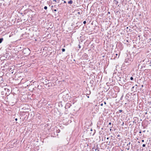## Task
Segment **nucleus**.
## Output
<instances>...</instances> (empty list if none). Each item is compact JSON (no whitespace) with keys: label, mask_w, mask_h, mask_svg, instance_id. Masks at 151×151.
I'll return each instance as SVG.
<instances>
[{"label":"nucleus","mask_w":151,"mask_h":151,"mask_svg":"<svg viewBox=\"0 0 151 151\" xmlns=\"http://www.w3.org/2000/svg\"><path fill=\"white\" fill-rule=\"evenodd\" d=\"M111 123H109V125H111Z\"/></svg>","instance_id":"32"},{"label":"nucleus","mask_w":151,"mask_h":151,"mask_svg":"<svg viewBox=\"0 0 151 151\" xmlns=\"http://www.w3.org/2000/svg\"><path fill=\"white\" fill-rule=\"evenodd\" d=\"M121 125L123 126L122 127V128L127 129L128 128V125L127 123H122V124Z\"/></svg>","instance_id":"2"},{"label":"nucleus","mask_w":151,"mask_h":151,"mask_svg":"<svg viewBox=\"0 0 151 151\" xmlns=\"http://www.w3.org/2000/svg\"><path fill=\"white\" fill-rule=\"evenodd\" d=\"M92 149H95V150L96 151V150L97 149V148L96 149V148H95V147H94L93 148H92Z\"/></svg>","instance_id":"12"},{"label":"nucleus","mask_w":151,"mask_h":151,"mask_svg":"<svg viewBox=\"0 0 151 151\" xmlns=\"http://www.w3.org/2000/svg\"><path fill=\"white\" fill-rule=\"evenodd\" d=\"M130 144V143H129V145Z\"/></svg>","instance_id":"37"},{"label":"nucleus","mask_w":151,"mask_h":151,"mask_svg":"<svg viewBox=\"0 0 151 151\" xmlns=\"http://www.w3.org/2000/svg\"><path fill=\"white\" fill-rule=\"evenodd\" d=\"M65 124H66V123H65ZM67 124H65V125H66Z\"/></svg>","instance_id":"39"},{"label":"nucleus","mask_w":151,"mask_h":151,"mask_svg":"<svg viewBox=\"0 0 151 151\" xmlns=\"http://www.w3.org/2000/svg\"><path fill=\"white\" fill-rule=\"evenodd\" d=\"M134 86H133L132 87V88H134Z\"/></svg>","instance_id":"27"},{"label":"nucleus","mask_w":151,"mask_h":151,"mask_svg":"<svg viewBox=\"0 0 151 151\" xmlns=\"http://www.w3.org/2000/svg\"><path fill=\"white\" fill-rule=\"evenodd\" d=\"M119 111L120 112H122V111H123V110H119Z\"/></svg>","instance_id":"11"},{"label":"nucleus","mask_w":151,"mask_h":151,"mask_svg":"<svg viewBox=\"0 0 151 151\" xmlns=\"http://www.w3.org/2000/svg\"><path fill=\"white\" fill-rule=\"evenodd\" d=\"M59 125H60H60H61V124H60V123H59Z\"/></svg>","instance_id":"38"},{"label":"nucleus","mask_w":151,"mask_h":151,"mask_svg":"<svg viewBox=\"0 0 151 151\" xmlns=\"http://www.w3.org/2000/svg\"><path fill=\"white\" fill-rule=\"evenodd\" d=\"M100 105L101 106H102L103 105V104H101Z\"/></svg>","instance_id":"20"},{"label":"nucleus","mask_w":151,"mask_h":151,"mask_svg":"<svg viewBox=\"0 0 151 151\" xmlns=\"http://www.w3.org/2000/svg\"><path fill=\"white\" fill-rule=\"evenodd\" d=\"M87 97H88V98H89V96H87Z\"/></svg>","instance_id":"35"},{"label":"nucleus","mask_w":151,"mask_h":151,"mask_svg":"<svg viewBox=\"0 0 151 151\" xmlns=\"http://www.w3.org/2000/svg\"><path fill=\"white\" fill-rule=\"evenodd\" d=\"M104 104H106V103L105 102H104Z\"/></svg>","instance_id":"25"},{"label":"nucleus","mask_w":151,"mask_h":151,"mask_svg":"<svg viewBox=\"0 0 151 151\" xmlns=\"http://www.w3.org/2000/svg\"><path fill=\"white\" fill-rule=\"evenodd\" d=\"M53 1H55V2H57L56 0H53Z\"/></svg>","instance_id":"17"},{"label":"nucleus","mask_w":151,"mask_h":151,"mask_svg":"<svg viewBox=\"0 0 151 151\" xmlns=\"http://www.w3.org/2000/svg\"><path fill=\"white\" fill-rule=\"evenodd\" d=\"M130 79L131 80H133V78L132 77H130Z\"/></svg>","instance_id":"9"},{"label":"nucleus","mask_w":151,"mask_h":151,"mask_svg":"<svg viewBox=\"0 0 151 151\" xmlns=\"http://www.w3.org/2000/svg\"><path fill=\"white\" fill-rule=\"evenodd\" d=\"M3 40V38H0V43H1L2 41Z\"/></svg>","instance_id":"6"},{"label":"nucleus","mask_w":151,"mask_h":151,"mask_svg":"<svg viewBox=\"0 0 151 151\" xmlns=\"http://www.w3.org/2000/svg\"><path fill=\"white\" fill-rule=\"evenodd\" d=\"M100 124V123H98L97 124V126L98 127L99 126V124ZM100 125H101L100 124Z\"/></svg>","instance_id":"16"},{"label":"nucleus","mask_w":151,"mask_h":151,"mask_svg":"<svg viewBox=\"0 0 151 151\" xmlns=\"http://www.w3.org/2000/svg\"><path fill=\"white\" fill-rule=\"evenodd\" d=\"M88 57V55L86 53H84L83 55V57L84 58H86Z\"/></svg>","instance_id":"4"},{"label":"nucleus","mask_w":151,"mask_h":151,"mask_svg":"<svg viewBox=\"0 0 151 151\" xmlns=\"http://www.w3.org/2000/svg\"><path fill=\"white\" fill-rule=\"evenodd\" d=\"M15 120H16V121H17V118H15Z\"/></svg>","instance_id":"18"},{"label":"nucleus","mask_w":151,"mask_h":151,"mask_svg":"<svg viewBox=\"0 0 151 151\" xmlns=\"http://www.w3.org/2000/svg\"><path fill=\"white\" fill-rule=\"evenodd\" d=\"M59 0H57V2H58V3H59Z\"/></svg>","instance_id":"22"},{"label":"nucleus","mask_w":151,"mask_h":151,"mask_svg":"<svg viewBox=\"0 0 151 151\" xmlns=\"http://www.w3.org/2000/svg\"><path fill=\"white\" fill-rule=\"evenodd\" d=\"M142 142H144V140H142Z\"/></svg>","instance_id":"21"},{"label":"nucleus","mask_w":151,"mask_h":151,"mask_svg":"<svg viewBox=\"0 0 151 151\" xmlns=\"http://www.w3.org/2000/svg\"><path fill=\"white\" fill-rule=\"evenodd\" d=\"M22 52L26 56L30 53V50L28 48H25L23 49Z\"/></svg>","instance_id":"1"},{"label":"nucleus","mask_w":151,"mask_h":151,"mask_svg":"<svg viewBox=\"0 0 151 151\" xmlns=\"http://www.w3.org/2000/svg\"><path fill=\"white\" fill-rule=\"evenodd\" d=\"M78 46H79V48H81V46L80 45H78Z\"/></svg>","instance_id":"15"},{"label":"nucleus","mask_w":151,"mask_h":151,"mask_svg":"<svg viewBox=\"0 0 151 151\" xmlns=\"http://www.w3.org/2000/svg\"><path fill=\"white\" fill-rule=\"evenodd\" d=\"M116 56L118 55L117 54H116Z\"/></svg>","instance_id":"33"},{"label":"nucleus","mask_w":151,"mask_h":151,"mask_svg":"<svg viewBox=\"0 0 151 151\" xmlns=\"http://www.w3.org/2000/svg\"><path fill=\"white\" fill-rule=\"evenodd\" d=\"M47 8V6H45L44 7V9H45V10H46Z\"/></svg>","instance_id":"8"},{"label":"nucleus","mask_w":151,"mask_h":151,"mask_svg":"<svg viewBox=\"0 0 151 151\" xmlns=\"http://www.w3.org/2000/svg\"><path fill=\"white\" fill-rule=\"evenodd\" d=\"M127 29H128V27H127V28H126Z\"/></svg>","instance_id":"34"},{"label":"nucleus","mask_w":151,"mask_h":151,"mask_svg":"<svg viewBox=\"0 0 151 151\" xmlns=\"http://www.w3.org/2000/svg\"><path fill=\"white\" fill-rule=\"evenodd\" d=\"M139 133H141V131H140L139 132Z\"/></svg>","instance_id":"26"},{"label":"nucleus","mask_w":151,"mask_h":151,"mask_svg":"<svg viewBox=\"0 0 151 151\" xmlns=\"http://www.w3.org/2000/svg\"><path fill=\"white\" fill-rule=\"evenodd\" d=\"M65 51V50L64 48H63L62 49V51L63 52H64Z\"/></svg>","instance_id":"10"},{"label":"nucleus","mask_w":151,"mask_h":151,"mask_svg":"<svg viewBox=\"0 0 151 151\" xmlns=\"http://www.w3.org/2000/svg\"><path fill=\"white\" fill-rule=\"evenodd\" d=\"M120 136V135L119 134H118L117 135V138H118L119 139H120V138H119L118 137H119Z\"/></svg>","instance_id":"7"},{"label":"nucleus","mask_w":151,"mask_h":151,"mask_svg":"<svg viewBox=\"0 0 151 151\" xmlns=\"http://www.w3.org/2000/svg\"><path fill=\"white\" fill-rule=\"evenodd\" d=\"M109 139V137H107V138H106V139Z\"/></svg>","instance_id":"28"},{"label":"nucleus","mask_w":151,"mask_h":151,"mask_svg":"<svg viewBox=\"0 0 151 151\" xmlns=\"http://www.w3.org/2000/svg\"><path fill=\"white\" fill-rule=\"evenodd\" d=\"M131 125V124H129V126H130Z\"/></svg>","instance_id":"41"},{"label":"nucleus","mask_w":151,"mask_h":151,"mask_svg":"<svg viewBox=\"0 0 151 151\" xmlns=\"http://www.w3.org/2000/svg\"><path fill=\"white\" fill-rule=\"evenodd\" d=\"M136 86H137V85H135Z\"/></svg>","instance_id":"40"},{"label":"nucleus","mask_w":151,"mask_h":151,"mask_svg":"<svg viewBox=\"0 0 151 151\" xmlns=\"http://www.w3.org/2000/svg\"><path fill=\"white\" fill-rule=\"evenodd\" d=\"M101 129H103V128H102V127H101Z\"/></svg>","instance_id":"36"},{"label":"nucleus","mask_w":151,"mask_h":151,"mask_svg":"<svg viewBox=\"0 0 151 151\" xmlns=\"http://www.w3.org/2000/svg\"><path fill=\"white\" fill-rule=\"evenodd\" d=\"M145 131H143V132H145Z\"/></svg>","instance_id":"42"},{"label":"nucleus","mask_w":151,"mask_h":151,"mask_svg":"<svg viewBox=\"0 0 151 151\" xmlns=\"http://www.w3.org/2000/svg\"><path fill=\"white\" fill-rule=\"evenodd\" d=\"M115 2H116V4H117V3H118V2L117 1H115Z\"/></svg>","instance_id":"23"},{"label":"nucleus","mask_w":151,"mask_h":151,"mask_svg":"<svg viewBox=\"0 0 151 151\" xmlns=\"http://www.w3.org/2000/svg\"><path fill=\"white\" fill-rule=\"evenodd\" d=\"M64 3H66V1H64Z\"/></svg>","instance_id":"19"},{"label":"nucleus","mask_w":151,"mask_h":151,"mask_svg":"<svg viewBox=\"0 0 151 151\" xmlns=\"http://www.w3.org/2000/svg\"><path fill=\"white\" fill-rule=\"evenodd\" d=\"M68 3L69 4H71L73 3V1L71 0H70L68 1Z\"/></svg>","instance_id":"5"},{"label":"nucleus","mask_w":151,"mask_h":151,"mask_svg":"<svg viewBox=\"0 0 151 151\" xmlns=\"http://www.w3.org/2000/svg\"><path fill=\"white\" fill-rule=\"evenodd\" d=\"M83 23L84 24H85L86 23V21H84L83 22Z\"/></svg>","instance_id":"13"},{"label":"nucleus","mask_w":151,"mask_h":151,"mask_svg":"<svg viewBox=\"0 0 151 151\" xmlns=\"http://www.w3.org/2000/svg\"><path fill=\"white\" fill-rule=\"evenodd\" d=\"M71 119H72V118H71ZM71 120H70V121H71L70 122V123H71V122H72V121H71Z\"/></svg>","instance_id":"24"},{"label":"nucleus","mask_w":151,"mask_h":151,"mask_svg":"<svg viewBox=\"0 0 151 151\" xmlns=\"http://www.w3.org/2000/svg\"><path fill=\"white\" fill-rule=\"evenodd\" d=\"M54 11H56V9H55V10H54Z\"/></svg>","instance_id":"30"},{"label":"nucleus","mask_w":151,"mask_h":151,"mask_svg":"<svg viewBox=\"0 0 151 151\" xmlns=\"http://www.w3.org/2000/svg\"><path fill=\"white\" fill-rule=\"evenodd\" d=\"M78 14H80V13L79 12H78Z\"/></svg>","instance_id":"29"},{"label":"nucleus","mask_w":151,"mask_h":151,"mask_svg":"<svg viewBox=\"0 0 151 151\" xmlns=\"http://www.w3.org/2000/svg\"><path fill=\"white\" fill-rule=\"evenodd\" d=\"M142 146H143V147H145V144H143L142 145Z\"/></svg>","instance_id":"14"},{"label":"nucleus","mask_w":151,"mask_h":151,"mask_svg":"<svg viewBox=\"0 0 151 151\" xmlns=\"http://www.w3.org/2000/svg\"><path fill=\"white\" fill-rule=\"evenodd\" d=\"M143 85H142V87H143Z\"/></svg>","instance_id":"31"},{"label":"nucleus","mask_w":151,"mask_h":151,"mask_svg":"<svg viewBox=\"0 0 151 151\" xmlns=\"http://www.w3.org/2000/svg\"><path fill=\"white\" fill-rule=\"evenodd\" d=\"M142 126L144 128H145L147 127V123H141Z\"/></svg>","instance_id":"3"}]
</instances>
